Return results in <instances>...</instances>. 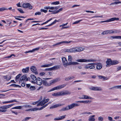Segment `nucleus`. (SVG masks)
Wrapping results in <instances>:
<instances>
[{
    "instance_id": "obj_24",
    "label": "nucleus",
    "mask_w": 121,
    "mask_h": 121,
    "mask_svg": "<svg viewBox=\"0 0 121 121\" xmlns=\"http://www.w3.org/2000/svg\"><path fill=\"white\" fill-rule=\"evenodd\" d=\"M112 30H108V34H110L118 33V32H117L116 31V30H114V31H113Z\"/></svg>"
},
{
    "instance_id": "obj_58",
    "label": "nucleus",
    "mask_w": 121,
    "mask_h": 121,
    "mask_svg": "<svg viewBox=\"0 0 121 121\" xmlns=\"http://www.w3.org/2000/svg\"><path fill=\"white\" fill-rule=\"evenodd\" d=\"M63 9V8H62L59 9L58 10L56 11L57 13H58L59 12L62 11Z\"/></svg>"
},
{
    "instance_id": "obj_57",
    "label": "nucleus",
    "mask_w": 121,
    "mask_h": 121,
    "mask_svg": "<svg viewBox=\"0 0 121 121\" xmlns=\"http://www.w3.org/2000/svg\"><path fill=\"white\" fill-rule=\"evenodd\" d=\"M91 114V112H82L81 113V114Z\"/></svg>"
},
{
    "instance_id": "obj_53",
    "label": "nucleus",
    "mask_w": 121,
    "mask_h": 121,
    "mask_svg": "<svg viewBox=\"0 0 121 121\" xmlns=\"http://www.w3.org/2000/svg\"><path fill=\"white\" fill-rule=\"evenodd\" d=\"M115 88L117 89H121V85L117 86H114Z\"/></svg>"
},
{
    "instance_id": "obj_42",
    "label": "nucleus",
    "mask_w": 121,
    "mask_h": 121,
    "mask_svg": "<svg viewBox=\"0 0 121 121\" xmlns=\"http://www.w3.org/2000/svg\"><path fill=\"white\" fill-rule=\"evenodd\" d=\"M14 104H10L9 105H5V107L6 108V109L10 107H11V106H12Z\"/></svg>"
},
{
    "instance_id": "obj_19",
    "label": "nucleus",
    "mask_w": 121,
    "mask_h": 121,
    "mask_svg": "<svg viewBox=\"0 0 121 121\" xmlns=\"http://www.w3.org/2000/svg\"><path fill=\"white\" fill-rule=\"evenodd\" d=\"M71 93L70 92L68 91H66L65 92L61 93V95H69Z\"/></svg>"
},
{
    "instance_id": "obj_61",
    "label": "nucleus",
    "mask_w": 121,
    "mask_h": 121,
    "mask_svg": "<svg viewBox=\"0 0 121 121\" xmlns=\"http://www.w3.org/2000/svg\"><path fill=\"white\" fill-rule=\"evenodd\" d=\"M18 102V101H16V100H11V101H9V103H12V102Z\"/></svg>"
},
{
    "instance_id": "obj_59",
    "label": "nucleus",
    "mask_w": 121,
    "mask_h": 121,
    "mask_svg": "<svg viewBox=\"0 0 121 121\" xmlns=\"http://www.w3.org/2000/svg\"><path fill=\"white\" fill-rule=\"evenodd\" d=\"M78 48L79 49V52L81 51H82L84 50V48L82 47Z\"/></svg>"
},
{
    "instance_id": "obj_33",
    "label": "nucleus",
    "mask_w": 121,
    "mask_h": 121,
    "mask_svg": "<svg viewBox=\"0 0 121 121\" xmlns=\"http://www.w3.org/2000/svg\"><path fill=\"white\" fill-rule=\"evenodd\" d=\"M60 4V2L59 1L54 2L51 3L52 4L57 5Z\"/></svg>"
},
{
    "instance_id": "obj_18",
    "label": "nucleus",
    "mask_w": 121,
    "mask_h": 121,
    "mask_svg": "<svg viewBox=\"0 0 121 121\" xmlns=\"http://www.w3.org/2000/svg\"><path fill=\"white\" fill-rule=\"evenodd\" d=\"M30 5V4L29 3H24L22 4V6L25 8H26L28 7Z\"/></svg>"
},
{
    "instance_id": "obj_29",
    "label": "nucleus",
    "mask_w": 121,
    "mask_h": 121,
    "mask_svg": "<svg viewBox=\"0 0 121 121\" xmlns=\"http://www.w3.org/2000/svg\"><path fill=\"white\" fill-rule=\"evenodd\" d=\"M53 69L54 70H56L60 68V67L59 65H56L53 67Z\"/></svg>"
},
{
    "instance_id": "obj_23",
    "label": "nucleus",
    "mask_w": 121,
    "mask_h": 121,
    "mask_svg": "<svg viewBox=\"0 0 121 121\" xmlns=\"http://www.w3.org/2000/svg\"><path fill=\"white\" fill-rule=\"evenodd\" d=\"M86 60L85 59H78L76 60V61L79 62H86Z\"/></svg>"
},
{
    "instance_id": "obj_60",
    "label": "nucleus",
    "mask_w": 121,
    "mask_h": 121,
    "mask_svg": "<svg viewBox=\"0 0 121 121\" xmlns=\"http://www.w3.org/2000/svg\"><path fill=\"white\" fill-rule=\"evenodd\" d=\"M40 100H39L38 101L36 102H34L32 103V104L33 105H34L38 103L40 101Z\"/></svg>"
},
{
    "instance_id": "obj_55",
    "label": "nucleus",
    "mask_w": 121,
    "mask_h": 121,
    "mask_svg": "<svg viewBox=\"0 0 121 121\" xmlns=\"http://www.w3.org/2000/svg\"><path fill=\"white\" fill-rule=\"evenodd\" d=\"M117 71L121 70V66H118L117 68Z\"/></svg>"
},
{
    "instance_id": "obj_1",
    "label": "nucleus",
    "mask_w": 121,
    "mask_h": 121,
    "mask_svg": "<svg viewBox=\"0 0 121 121\" xmlns=\"http://www.w3.org/2000/svg\"><path fill=\"white\" fill-rule=\"evenodd\" d=\"M80 104L77 103H73L71 104L68 105L65 107L62 108L59 110V111L61 112L64 111L68 110L71 109L75 107H78L79 106Z\"/></svg>"
},
{
    "instance_id": "obj_54",
    "label": "nucleus",
    "mask_w": 121,
    "mask_h": 121,
    "mask_svg": "<svg viewBox=\"0 0 121 121\" xmlns=\"http://www.w3.org/2000/svg\"><path fill=\"white\" fill-rule=\"evenodd\" d=\"M111 38L112 39H118V36H111L110 37V38Z\"/></svg>"
},
{
    "instance_id": "obj_46",
    "label": "nucleus",
    "mask_w": 121,
    "mask_h": 121,
    "mask_svg": "<svg viewBox=\"0 0 121 121\" xmlns=\"http://www.w3.org/2000/svg\"><path fill=\"white\" fill-rule=\"evenodd\" d=\"M5 10H8V9H6L4 7L0 8V11H3Z\"/></svg>"
},
{
    "instance_id": "obj_64",
    "label": "nucleus",
    "mask_w": 121,
    "mask_h": 121,
    "mask_svg": "<svg viewBox=\"0 0 121 121\" xmlns=\"http://www.w3.org/2000/svg\"><path fill=\"white\" fill-rule=\"evenodd\" d=\"M60 7L59 6H57L56 7H54V9L55 10H56L58 9Z\"/></svg>"
},
{
    "instance_id": "obj_3",
    "label": "nucleus",
    "mask_w": 121,
    "mask_h": 121,
    "mask_svg": "<svg viewBox=\"0 0 121 121\" xmlns=\"http://www.w3.org/2000/svg\"><path fill=\"white\" fill-rule=\"evenodd\" d=\"M66 86V85L65 84H63L59 86L56 87H54L53 88L50 89L48 92H50L52 91H53L55 90H57L60 89L61 88H63L65 87Z\"/></svg>"
},
{
    "instance_id": "obj_9",
    "label": "nucleus",
    "mask_w": 121,
    "mask_h": 121,
    "mask_svg": "<svg viewBox=\"0 0 121 121\" xmlns=\"http://www.w3.org/2000/svg\"><path fill=\"white\" fill-rule=\"evenodd\" d=\"M112 60L111 59H108L106 62V63L107 64L106 65V66H110L112 65Z\"/></svg>"
},
{
    "instance_id": "obj_2",
    "label": "nucleus",
    "mask_w": 121,
    "mask_h": 121,
    "mask_svg": "<svg viewBox=\"0 0 121 121\" xmlns=\"http://www.w3.org/2000/svg\"><path fill=\"white\" fill-rule=\"evenodd\" d=\"M59 78H57L54 79L50 81L48 83L46 80H43V83L44 85L45 86H49L59 81Z\"/></svg>"
},
{
    "instance_id": "obj_62",
    "label": "nucleus",
    "mask_w": 121,
    "mask_h": 121,
    "mask_svg": "<svg viewBox=\"0 0 121 121\" xmlns=\"http://www.w3.org/2000/svg\"><path fill=\"white\" fill-rule=\"evenodd\" d=\"M16 85L14 84H12L9 86H13L16 87Z\"/></svg>"
},
{
    "instance_id": "obj_7",
    "label": "nucleus",
    "mask_w": 121,
    "mask_h": 121,
    "mask_svg": "<svg viewBox=\"0 0 121 121\" xmlns=\"http://www.w3.org/2000/svg\"><path fill=\"white\" fill-rule=\"evenodd\" d=\"M72 42V41H62L61 42L57 43H56L55 44H54L53 45V46H55L57 45H60L62 43H70L71 42Z\"/></svg>"
},
{
    "instance_id": "obj_20",
    "label": "nucleus",
    "mask_w": 121,
    "mask_h": 121,
    "mask_svg": "<svg viewBox=\"0 0 121 121\" xmlns=\"http://www.w3.org/2000/svg\"><path fill=\"white\" fill-rule=\"evenodd\" d=\"M79 63L76 62H69L68 63V64L69 65H77Z\"/></svg>"
},
{
    "instance_id": "obj_36",
    "label": "nucleus",
    "mask_w": 121,
    "mask_h": 121,
    "mask_svg": "<svg viewBox=\"0 0 121 121\" xmlns=\"http://www.w3.org/2000/svg\"><path fill=\"white\" fill-rule=\"evenodd\" d=\"M22 108V107L20 106H16V107H14V108H12V109H20L21 108Z\"/></svg>"
},
{
    "instance_id": "obj_35",
    "label": "nucleus",
    "mask_w": 121,
    "mask_h": 121,
    "mask_svg": "<svg viewBox=\"0 0 121 121\" xmlns=\"http://www.w3.org/2000/svg\"><path fill=\"white\" fill-rule=\"evenodd\" d=\"M73 52H79V49L78 48H73Z\"/></svg>"
},
{
    "instance_id": "obj_25",
    "label": "nucleus",
    "mask_w": 121,
    "mask_h": 121,
    "mask_svg": "<svg viewBox=\"0 0 121 121\" xmlns=\"http://www.w3.org/2000/svg\"><path fill=\"white\" fill-rule=\"evenodd\" d=\"M53 65V64L51 63L50 64L48 65H42L41 66V67H49L50 66H52Z\"/></svg>"
},
{
    "instance_id": "obj_47",
    "label": "nucleus",
    "mask_w": 121,
    "mask_h": 121,
    "mask_svg": "<svg viewBox=\"0 0 121 121\" xmlns=\"http://www.w3.org/2000/svg\"><path fill=\"white\" fill-rule=\"evenodd\" d=\"M102 35H106V34H108V30L106 31H104L102 33Z\"/></svg>"
},
{
    "instance_id": "obj_27",
    "label": "nucleus",
    "mask_w": 121,
    "mask_h": 121,
    "mask_svg": "<svg viewBox=\"0 0 121 121\" xmlns=\"http://www.w3.org/2000/svg\"><path fill=\"white\" fill-rule=\"evenodd\" d=\"M58 20H55L53 22H52L51 23V24H50L48 25H47V26H50L52 25H53V24H55V23H56V22H58Z\"/></svg>"
},
{
    "instance_id": "obj_56",
    "label": "nucleus",
    "mask_w": 121,
    "mask_h": 121,
    "mask_svg": "<svg viewBox=\"0 0 121 121\" xmlns=\"http://www.w3.org/2000/svg\"><path fill=\"white\" fill-rule=\"evenodd\" d=\"M41 14V13L40 12H36L35 14V15H40Z\"/></svg>"
},
{
    "instance_id": "obj_14",
    "label": "nucleus",
    "mask_w": 121,
    "mask_h": 121,
    "mask_svg": "<svg viewBox=\"0 0 121 121\" xmlns=\"http://www.w3.org/2000/svg\"><path fill=\"white\" fill-rule=\"evenodd\" d=\"M63 105V104H56L55 105H54L53 106H52L50 107V109H52L54 108H55L57 107H60L62 106Z\"/></svg>"
},
{
    "instance_id": "obj_21",
    "label": "nucleus",
    "mask_w": 121,
    "mask_h": 121,
    "mask_svg": "<svg viewBox=\"0 0 121 121\" xmlns=\"http://www.w3.org/2000/svg\"><path fill=\"white\" fill-rule=\"evenodd\" d=\"M112 65H114L118 64L119 63V62L116 60H113L112 61Z\"/></svg>"
},
{
    "instance_id": "obj_31",
    "label": "nucleus",
    "mask_w": 121,
    "mask_h": 121,
    "mask_svg": "<svg viewBox=\"0 0 121 121\" xmlns=\"http://www.w3.org/2000/svg\"><path fill=\"white\" fill-rule=\"evenodd\" d=\"M31 77L34 81H35L37 79V78L34 75L31 74Z\"/></svg>"
},
{
    "instance_id": "obj_38",
    "label": "nucleus",
    "mask_w": 121,
    "mask_h": 121,
    "mask_svg": "<svg viewBox=\"0 0 121 121\" xmlns=\"http://www.w3.org/2000/svg\"><path fill=\"white\" fill-rule=\"evenodd\" d=\"M30 89L32 91H34L35 89V88L34 86H31L30 87Z\"/></svg>"
},
{
    "instance_id": "obj_37",
    "label": "nucleus",
    "mask_w": 121,
    "mask_h": 121,
    "mask_svg": "<svg viewBox=\"0 0 121 121\" xmlns=\"http://www.w3.org/2000/svg\"><path fill=\"white\" fill-rule=\"evenodd\" d=\"M72 58L71 56H69L68 57V60L69 62H71L72 60Z\"/></svg>"
},
{
    "instance_id": "obj_11",
    "label": "nucleus",
    "mask_w": 121,
    "mask_h": 121,
    "mask_svg": "<svg viewBox=\"0 0 121 121\" xmlns=\"http://www.w3.org/2000/svg\"><path fill=\"white\" fill-rule=\"evenodd\" d=\"M91 102V101L86 100L85 101H78L76 102L77 103H83L85 104L90 103Z\"/></svg>"
},
{
    "instance_id": "obj_40",
    "label": "nucleus",
    "mask_w": 121,
    "mask_h": 121,
    "mask_svg": "<svg viewBox=\"0 0 121 121\" xmlns=\"http://www.w3.org/2000/svg\"><path fill=\"white\" fill-rule=\"evenodd\" d=\"M40 102L41 104V106H42L46 103V102H45L44 100H43V101H41Z\"/></svg>"
},
{
    "instance_id": "obj_45",
    "label": "nucleus",
    "mask_w": 121,
    "mask_h": 121,
    "mask_svg": "<svg viewBox=\"0 0 121 121\" xmlns=\"http://www.w3.org/2000/svg\"><path fill=\"white\" fill-rule=\"evenodd\" d=\"M39 49V48H38L35 49H33L32 50H31L32 52H33L35 51H37Z\"/></svg>"
},
{
    "instance_id": "obj_39",
    "label": "nucleus",
    "mask_w": 121,
    "mask_h": 121,
    "mask_svg": "<svg viewBox=\"0 0 121 121\" xmlns=\"http://www.w3.org/2000/svg\"><path fill=\"white\" fill-rule=\"evenodd\" d=\"M22 74H19L16 77L15 79L17 80V79H19L20 77L21 76Z\"/></svg>"
},
{
    "instance_id": "obj_51",
    "label": "nucleus",
    "mask_w": 121,
    "mask_h": 121,
    "mask_svg": "<svg viewBox=\"0 0 121 121\" xmlns=\"http://www.w3.org/2000/svg\"><path fill=\"white\" fill-rule=\"evenodd\" d=\"M82 21V20H79V21H76L74 22L73 23V24H77L80 21Z\"/></svg>"
},
{
    "instance_id": "obj_4",
    "label": "nucleus",
    "mask_w": 121,
    "mask_h": 121,
    "mask_svg": "<svg viewBox=\"0 0 121 121\" xmlns=\"http://www.w3.org/2000/svg\"><path fill=\"white\" fill-rule=\"evenodd\" d=\"M62 59L63 65L65 67H66L68 65H69L68 64L67 61L65 57H64L62 58Z\"/></svg>"
},
{
    "instance_id": "obj_6",
    "label": "nucleus",
    "mask_w": 121,
    "mask_h": 121,
    "mask_svg": "<svg viewBox=\"0 0 121 121\" xmlns=\"http://www.w3.org/2000/svg\"><path fill=\"white\" fill-rule=\"evenodd\" d=\"M95 65H96V69L98 70L100 69L102 67V64L100 63H96Z\"/></svg>"
},
{
    "instance_id": "obj_17",
    "label": "nucleus",
    "mask_w": 121,
    "mask_h": 121,
    "mask_svg": "<svg viewBox=\"0 0 121 121\" xmlns=\"http://www.w3.org/2000/svg\"><path fill=\"white\" fill-rule=\"evenodd\" d=\"M39 109V108H33L30 109H27L26 110V111H36L38 110Z\"/></svg>"
},
{
    "instance_id": "obj_41",
    "label": "nucleus",
    "mask_w": 121,
    "mask_h": 121,
    "mask_svg": "<svg viewBox=\"0 0 121 121\" xmlns=\"http://www.w3.org/2000/svg\"><path fill=\"white\" fill-rule=\"evenodd\" d=\"M52 18L50 19H49L48 20H47V21H46L45 22H44V23H43L42 24H41V25H44V24H46L48 22H49L51 20H52Z\"/></svg>"
},
{
    "instance_id": "obj_63",
    "label": "nucleus",
    "mask_w": 121,
    "mask_h": 121,
    "mask_svg": "<svg viewBox=\"0 0 121 121\" xmlns=\"http://www.w3.org/2000/svg\"><path fill=\"white\" fill-rule=\"evenodd\" d=\"M26 87L27 88H29L30 87V84H26Z\"/></svg>"
},
{
    "instance_id": "obj_10",
    "label": "nucleus",
    "mask_w": 121,
    "mask_h": 121,
    "mask_svg": "<svg viewBox=\"0 0 121 121\" xmlns=\"http://www.w3.org/2000/svg\"><path fill=\"white\" fill-rule=\"evenodd\" d=\"M30 69L31 71L33 72L35 74H38V72L36 71V69L35 66H32Z\"/></svg>"
},
{
    "instance_id": "obj_48",
    "label": "nucleus",
    "mask_w": 121,
    "mask_h": 121,
    "mask_svg": "<svg viewBox=\"0 0 121 121\" xmlns=\"http://www.w3.org/2000/svg\"><path fill=\"white\" fill-rule=\"evenodd\" d=\"M100 17L101 18H102L103 17V16H93L92 17H91V18H93L94 17Z\"/></svg>"
},
{
    "instance_id": "obj_50",
    "label": "nucleus",
    "mask_w": 121,
    "mask_h": 121,
    "mask_svg": "<svg viewBox=\"0 0 121 121\" xmlns=\"http://www.w3.org/2000/svg\"><path fill=\"white\" fill-rule=\"evenodd\" d=\"M66 116V115H65L64 116H62L60 117H59V118L60 119V120H61L62 119H64L65 118V117Z\"/></svg>"
},
{
    "instance_id": "obj_8",
    "label": "nucleus",
    "mask_w": 121,
    "mask_h": 121,
    "mask_svg": "<svg viewBox=\"0 0 121 121\" xmlns=\"http://www.w3.org/2000/svg\"><path fill=\"white\" fill-rule=\"evenodd\" d=\"M20 80L21 81L22 80H25L27 81L28 80V78L27 77L26 75L25 74L22 76L20 78Z\"/></svg>"
},
{
    "instance_id": "obj_13",
    "label": "nucleus",
    "mask_w": 121,
    "mask_h": 121,
    "mask_svg": "<svg viewBox=\"0 0 121 121\" xmlns=\"http://www.w3.org/2000/svg\"><path fill=\"white\" fill-rule=\"evenodd\" d=\"M99 79H102L103 78V81H105L108 80V78L107 77H105V76L102 75H98V76Z\"/></svg>"
},
{
    "instance_id": "obj_43",
    "label": "nucleus",
    "mask_w": 121,
    "mask_h": 121,
    "mask_svg": "<svg viewBox=\"0 0 121 121\" xmlns=\"http://www.w3.org/2000/svg\"><path fill=\"white\" fill-rule=\"evenodd\" d=\"M88 120L89 121H95V119L94 118L91 117H90Z\"/></svg>"
},
{
    "instance_id": "obj_5",
    "label": "nucleus",
    "mask_w": 121,
    "mask_h": 121,
    "mask_svg": "<svg viewBox=\"0 0 121 121\" xmlns=\"http://www.w3.org/2000/svg\"><path fill=\"white\" fill-rule=\"evenodd\" d=\"M43 80H42V79L39 77L37 78L36 82V83L39 85H41L43 83Z\"/></svg>"
},
{
    "instance_id": "obj_22",
    "label": "nucleus",
    "mask_w": 121,
    "mask_h": 121,
    "mask_svg": "<svg viewBox=\"0 0 121 121\" xmlns=\"http://www.w3.org/2000/svg\"><path fill=\"white\" fill-rule=\"evenodd\" d=\"M82 96H83L84 99H92V98L91 97H90L89 96L87 95H83Z\"/></svg>"
},
{
    "instance_id": "obj_12",
    "label": "nucleus",
    "mask_w": 121,
    "mask_h": 121,
    "mask_svg": "<svg viewBox=\"0 0 121 121\" xmlns=\"http://www.w3.org/2000/svg\"><path fill=\"white\" fill-rule=\"evenodd\" d=\"M90 89L92 90L96 91H101L102 89L100 87H93L90 88Z\"/></svg>"
},
{
    "instance_id": "obj_28",
    "label": "nucleus",
    "mask_w": 121,
    "mask_h": 121,
    "mask_svg": "<svg viewBox=\"0 0 121 121\" xmlns=\"http://www.w3.org/2000/svg\"><path fill=\"white\" fill-rule=\"evenodd\" d=\"M65 52H73V48H71L70 49H66Z\"/></svg>"
},
{
    "instance_id": "obj_15",
    "label": "nucleus",
    "mask_w": 121,
    "mask_h": 121,
    "mask_svg": "<svg viewBox=\"0 0 121 121\" xmlns=\"http://www.w3.org/2000/svg\"><path fill=\"white\" fill-rule=\"evenodd\" d=\"M29 70V67H27L25 68H23L22 70V72L24 73H26L28 72Z\"/></svg>"
},
{
    "instance_id": "obj_32",
    "label": "nucleus",
    "mask_w": 121,
    "mask_h": 121,
    "mask_svg": "<svg viewBox=\"0 0 121 121\" xmlns=\"http://www.w3.org/2000/svg\"><path fill=\"white\" fill-rule=\"evenodd\" d=\"M90 64L91 63L89 64H88L85 65L84 68L86 69H88L89 68L90 69L91 65Z\"/></svg>"
},
{
    "instance_id": "obj_30",
    "label": "nucleus",
    "mask_w": 121,
    "mask_h": 121,
    "mask_svg": "<svg viewBox=\"0 0 121 121\" xmlns=\"http://www.w3.org/2000/svg\"><path fill=\"white\" fill-rule=\"evenodd\" d=\"M94 64H95V63H91L90 65H91L90 68V69H93L95 68V66L94 65Z\"/></svg>"
},
{
    "instance_id": "obj_44",
    "label": "nucleus",
    "mask_w": 121,
    "mask_h": 121,
    "mask_svg": "<svg viewBox=\"0 0 121 121\" xmlns=\"http://www.w3.org/2000/svg\"><path fill=\"white\" fill-rule=\"evenodd\" d=\"M17 10L19 11V12L21 13H24V12L23 11L22 9L21 8H19L17 9Z\"/></svg>"
},
{
    "instance_id": "obj_16",
    "label": "nucleus",
    "mask_w": 121,
    "mask_h": 121,
    "mask_svg": "<svg viewBox=\"0 0 121 121\" xmlns=\"http://www.w3.org/2000/svg\"><path fill=\"white\" fill-rule=\"evenodd\" d=\"M119 18H118L113 17L107 20L108 22H110L115 20H119Z\"/></svg>"
},
{
    "instance_id": "obj_49",
    "label": "nucleus",
    "mask_w": 121,
    "mask_h": 121,
    "mask_svg": "<svg viewBox=\"0 0 121 121\" xmlns=\"http://www.w3.org/2000/svg\"><path fill=\"white\" fill-rule=\"evenodd\" d=\"M98 120L99 121H103V119L102 117H98Z\"/></svg>"
},
{
    "instance_id": "obj_52",
    "label": "nucleus",
    "mask_w": 121,
    "mask_h": 121,
    "mask_svg": "<svg viewBox=\"0 0 121 121\" xmlns=\"http://www.w3.org/2000/svg\"><path fill=\"white\" fill-rule=\"evenodd\" d=\"M40 11L41 12H43L44 13H46L47 11V10H44L43 9H40Z\"/></svg>"
},
{
    "instance_id": "obj_26",
    "label": "nucleus",
    "mask_w": 121,
    "mask_h": 121,
    "mask_svg": "<svg viewBox=\"0 0 121 121\" xmlns=\"http://www.w3.org/2000/svg\"><path fill=\"white\" fill-rule=\"evenodd\" d=\"M52 96H55L61 95V93L60 92H59L55 93L53 94H52Z\"/></svg>"
},
{
    "instance_id": "obj_34",
    "label": "nucleus",
    "mask_w": 121,
    "mask_h": 121,
    "mask_svg": "<svg viewBox=\"0 0 121 121\" xmlns=\"http://www.w3.org/2000/svg\"><path fill=\"white\" fill-rule=\"evenodd\" d=\"M119 3H121V1H119L118 2H114L112 3H111L110 5H113L114 4H117Z\"/></svg>"
}]
</instances>
